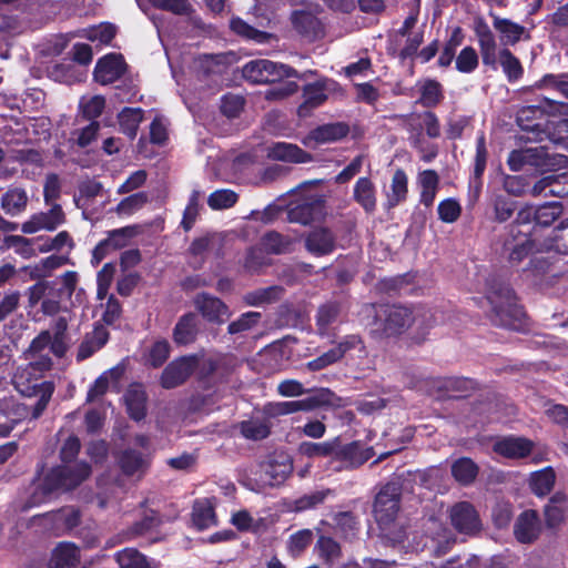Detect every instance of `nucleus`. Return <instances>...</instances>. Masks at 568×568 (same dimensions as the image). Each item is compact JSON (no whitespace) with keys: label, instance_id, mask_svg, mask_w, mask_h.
Returning <instances> with one entry per match:
<instances>
[{"label":"nucleus","instance_id":"1","mask_svg":"<svg viewBox=\"0 0 568 568\" xmlns=\"http://www.w3.org/2000/svg\"><path fill=\"white\" fill-rule=\"evenodd\" d=\"M90 473V466L83 462L64 463V465L53 468L33 491L29 507L47 501L57 491L77 487L89 477Z\"/></svg>","mask_w":568,"mask_h":568},{"label":"nucleus","instance_id":"2","mask_svg":"<svg viewBox=\"0 0 568 568\" xmlns=\"http://www.w3.org/2000/svg\"><path fill=\"white\" fill-rule=\"evenodd\" d=\"M376 316L383 324L384 334L388 336L399 334L412 325L423 332L433 322L430 311L423 307L412 310L399 305H382L376 311Z\"/></svg>","mask_w":568,"mask_h":568},{"label":"nucleus","instance_id":"3","mask_svg":"<svg viewBox=\"0 0 568 568\" xmlns=\"http://www.w3.org/2000/svg\"><path fill=\"white\" fill-rule=\"evenodd\" d=\"M399 487L396 483L385 485L377 494L374 504V516L382 534L393 542H399L404 532L398 530L394 536L393 526L398 513Z\"/></svg>","mask_w":568,"mask_h":568},{"label":"nucleus","instance_id":"4","mask_svg":"<svg viewBox=\"0 0 568 568\" xmlns=\"http://www.w3.org/2000/svg\"><path fill=\"white\" fill-rule=\"evenodd\" d=\"M487 301L491 305L493 312L499 317V322L504 326L518 329L519 321L524 315L521 308L517 305L514 292L507 285L493 286L488 294Z\"/></svg>","mask_w":568,"mask_h":568},{"label":"nucleus","instance_id":"5","mask_svg":"<svg viewBox=\"0 0 568 568\" xmlns=\"http://www.w3.org/2000/svg\"><path fill=\"white\" fill-rule=\"evenodd\" d=\"M243 77L253 83H267L296 77V71L283 63L261 59L247 62L243 67Z\"/></svg>","mask_w":568,"mask_h":568},{"label":"nucleus","instance_id":"6","mask_svg":"<svg viewBox=\"0 0 568 568\" xmlns=\"http://www.w3.org/2000/svg\"><path fill=\"white\" fill-rule=\"evenodd\" d=\"M28 359V364L17 368L12 381L17 390L23 395L31 396L33 393H37L39 379L45 371L50 369L52 363L48 356L40 357L39 359Z\"/></svg>","mask_w":568,"mask_h":568},{"label":"nucleus","instance_id":"7","mask_svg":"<svg viewBox=\"0 0 568 568\" xmlns=\"http://www.w3.org/2000/svg\"><path fill=\"white\" fill-rule=\"evenodd\" d=\"M449 518L453 527L464 535L475 536L483 528L478 511L468 501H459L452 506Z\"/></svg>","mask_w":568,"mask_h":568},{"label":"nucleus","instance_id":"8","mask_svg":"<svg viewBox=\"0 0 568 568\" xmlns=\"http://www.w3.org/2000/svg\"><path fill=\"white\" fill-rule=\"evenodd\" d=\"M561 214V205L558 202H549L538 207L526 205L517 215V222L520 224L535 223L534 236L537 235V226H548Z\"/></svg>","mask_w":568,"mask_h":568},{"label":"nucleus","instance_id":"9","mask_svg":"<svg viewBox=\"0 0 568 568\" xmlns=\"http://www.w3.org/2000/svg\"><path fill=\"white\" fill-rule=\"evenodd\" d=\"M324 213V200L318 195H310L301 203L291 206L287 217L290 222L306 225L321 220Z\"/></svg>","mask_w":568,"mask_h":568},{"label":"nucleus","instance_id":"10","mask_svg":"<svg viewBox=\"0 0 568 568\" xmlns=\"http://www.w3.org/2000/svg\"><path fill=\"white\" fill-rule=\"evenodd\" d=\"M199 364L196 355L181 357L166 366L161 376L164 388H173L182 384Z\"/></svg>","mask_w":568,"mask_h":568},{"label":"nucleus","instance_id":"11","mask_svg":"<svg viewBox=\"0 0 568 568\" xmlns=\"http://www.w3.org/2000/svg\"><path fill=\"white\" fill-rule=\"evenodd\" d=\"M64 213L60 205H53L48 212H41L31 216L21 226L23 233L32 234L39 231H54L64 223Z\"/></svg>","mask_w":568,"mask_h":568},{"label":"nucleus","instance_id":"12","mask_svg":"<svg viewBox=\"0 0 568 568\" xmlns=\"http://www.w3.org/2000/svg\"><path fill=\"white\" fill-rule=\"evenodd\" d=\"M333 82L328 80H320L307 84L303 89V103L297 109L300 118L308 116L312 111L322 105L327 99V90Z\"/></svg>","mask_w":568,"mask_h":568},{"label":"nucleus","instance_id":"13","mask_svg":"<svg viewBox=\"0 0 568 568\" xmlns=\"http://www.w3.org/2000/svg\"><path fill=\"white\" fill-rule=\"evenodd\" d=\"M406 128L410 133V140L417 144L420 140V130L424 128L429 138H438L440 126L437 116L433 112H424L422 114H410L407 118Z\"/></svg>","mask_w":568,"mask_h":568},{"label":"nucleus","instance_id":"14","mask_svg":"<svg viewBox=\"0 0 568 568\" xmlns=\"http://www.w3.org/2000/svg\"><path fill=\"white\" fill-rule=\"evenodd\" d=\"M125 70L121 54L110 53L101 58L94 69V79L101 84H109L118 80Z\"/></svg>","mask_w":568,"mask_h":568},{"label":"nucleus","instance_id":"15","mask_svg":"<svg viewBox=\"0 0 568 568\" xmlns=\"http://www.w3.org/2000/svg\"><path fill=\"white\" fill-rule=\"evenodd\" d=\"M194 305L209 322L221 324L231 316L227 305L209 294H199L194 300Z\"/></svg>","mask_w":568,"mask_h":568},{"label":"nucleus","instance_id":"16","mask_svg":"<svg viewBox=\"0 0 568 568\" xmlns=\"http://www.w3.org/2000/svg\"><path fill=\"white\" fill-rule=\"evenodd\" d=\"M293 465L287 456L272 459L262 466L260 481L263 486H277L292 473Z\"/></svg>","mask_w":568,"mask_h":568},{"label":"nucleus","instance_id":"17","mask_svg":"<svg viewBox=\"0 0 568 568\" xmlns=\"http://www.w3.org/2000/svg\"><path fill=\"white\" fill-rule=\"evenodd\" d=\"M541 531L538 514L528 509L519 515L515 523L514 534L516 539L523 544H530L536 540Z\"/></svg>","mask_w":568,"mask_h":568},{"label":"nucleus","instance_id":"18","mask_svg":"<svg viewBox=\"0 0 568 568\" xmlns=\"http://www.w3.org/2000/svg\"><path fill=\"white\" fill-rule=\"evenodd\" d=\"M534 449V443L525 437L509 436L499 439L494 444V450L506 457L513 459L525 458Z\"/></svg>","mask_w":568,"mask_h":568},{"label":"nucleus","instance_id":"19","mask_svg":"<svg viewBox=\"0 0 568 568\" xmlns=\"http://www.w3.org/2000/svg\"><path fill=\"white\" fill-rule=\"evenodd\" d=\"M349 132V128L344 122L327 123L317 126L303 140L304 145H310L311 141L316 143H332L342 140Z\"/></svg>","mask_w":568,"mask_h":568},{"label":"nucleus","instance_id":"20","mask_svg":"<svg viewBox=\"0 0 568 568\" xmlns=\"http://www.w3.org/2000/svg\"><path fill=\"white\" fill-rule=\"evenodd\" d=\"M534 196L552 195L568 197V173L548 175L540 179L531 189Z\"/></svg>","mask_w":568,"mask_h":568},{"label":"nucleus","instance_id":"21","mask_svg":"<svg viewBox=\"0 0 568 568\" xmlns=\"http://www.w3.org/2000/svg\"><path fill=\"white\" fill-rule=\"evenodd\" d=\"M268 158L277 161L292 163H307L312 161V155L303 151L296 144L286 142H276L267 148Z\"/></svg>","mask_w":568,"mask_h":568},{"label":"nucleus","instance_id":"22","mask_svg":"<svg viewBox=\"0 0 568 568\" xmlns=\"http://www.w3.org/2000/svg\"><path fill=\"white\" fill-rule=\"evenodd\" d=\"M305 247L315 256L327 255L335 248V237L327 229H316L307 235Z\"/></svg>","mask_w":568,"mask_h":568},{"label":"nucleus","instance_id":"23","mask_svg":"<svg viewBox=\"0 0 568 568\" xmlns=\"http://www.w3.org/2000/svg\"><path fill=\"white\" fill-rule=\"evenodd\" d=\"M490 17L493 18V27L499 33L500 42L504 45H514L526 34L525 27L494 13H490Z\"/></svg>","mask_w":568,"mask_h":568},{"label":"nucleus","instance_id":"24","mask_svg":"<svg viewBox=\"0 0 568 568\" xmlns=\"http://www.w3.org/2000/svg\"><path fill=\"white\" fill-rule=\"evenodd\" d=\"M416 184L419 189V202L426 207L433 205L438 187L439 176L434 170H424L417 174Z\"/></svg>","mask_w":568,"mask_h":568},{"label":"nucleus","instance_id":"25","mask_svg":"<svg viewBox=\"0 0 568 568\" xmlns=\"http://www.w3.org/2000/svg\"><path fill=\"white\" fill-rule=\"evenodd\" d=\"M119 464L126 476L141 478L150 466V458L136 450L128 449L121 455Z\"/></svg>","mask_w":568,"mask_h":568},{"label":"nucleus","instance_id":"26","mask_svg":"<svg viewBox=\"0 0 568 568\" xmlns=\"http://www.w3.org/2000/svg\"><path fill=\"white\" fill-rule=\"evenodd\" d=\"M568 513L567 496L556 493L545 506L544 514L548 527L555 528L565 523Z\"/></svg>","mask_w":568,"mask_h":568},{"label":"nucleus","instance_id":"27","mask_svg":"<svg viewBox=\"0 0 568 568\" xmlns=\"http://www.w3.org/2000/svg\"><path fill=\"white\" fill-rule=\"evenodd\" d=\"M476 34L478 37L483 63L495 68L497 63V45L493 32L485 22H478L476 26Z\"/></svg>","mask_w":568,"mask_h":568},{"label":"nucleus","instance_id":"28","mask_svg":"<svg viewBox=\"0 0 568 568\" xmlns=\"http://www.w3.org/2000/svg\"><path fill=\"white\" fill-rule=\"evenodd\" d=\"M124 402L133 419L140 420L145 416L146 394L141 384L133 383L128 387Z\"/></svg>","mask_w":568,"mask_h":568},{"label":"nucleus","instance_id":"29","mask_svg":"<svg viewBox=\"0 0 568 568\" xmlns=\"http://www.w3.org/2000/svg\"><path fill=\"white\" fill-rule=\"evenodd\" d=\"M537 243V239L531 237L527 232L518 231V233L514 236L513 243H507L506 247L509 251V260L513 263H519L526 257L532 250L534 246H537V251L539 250V244Z\"/></svg>","mask_w":568,"mask_h":568},{"label":"nucleus","instance_id":"30","mask_svg":"<svg viewBox=\"0 0 568 568\" xmlns=\"http://www.w3.org/2000/svg\"><path fill=\"white\" fill-rule=\"evenodd\" d=\"M408 194V178L402 170L397 169L392 178L389 191L386 193L387 207H395L404 202Z\"/></svg>","mask_w":568,"mask_h":568},{"label":"nucleus","instance_id":"31","mask_svg":"<svg viewBox=\"0 0 568 568\" xmlns=\"http://www.w3.org/2000/svg\"><path fill=\"white\" fill-rule=\"evenodd\" d=\"M354 200L367 212L376 209V190L367 178H361L354 185Z\"/></svg>","mask_w":568,"mask_h":568},{"label":"nucleus","instance_id":"32","mask_svg":"<svg viewBox=\"0 0 568 568\" xmlns=\"http://www.w3.org/2000/svg\"><path fill=\"white\" fill-rule=\"evenodd\" d=\"M109 333L101 326L97 325L93 332L85 336L78 349V358L85 359L100 349L108 341Z\"/></svg>","mask_w":568,"mask_h":568},{"label":"nucleus","instance_id":"33","mask_svg":"<svg viewBox=\"0 0 568 568\" xmlns=\"http://www.w3.org/2000/svg\"><path fill=\"white\" fill-rule=\"evenodd\" d=\"M556 474L551 467L534 471L529 477V487L537 496H546L555 485Z\"/></svg>","mask_w":568,"mask_h":568},{"label":"nucleus","instance_id":"34","mask_svg":"<svg viewBox=\"0 0 568 568\" xmlns=\"http://www.w3.org/2000/svg\"><path fill=\"white\" fill-rule=\"evenodd\" d=\"M192 521L200 529H207L216 524L214 508L209 499L196 500L193 506Z\"/></svg>","mask_w":568,"mask_h":568},{"label":"nucleus","instance_id":"35","mask_svg":"<svg viewBox=\"0 0 568 568\" xmlns=\"http://www.w3.org/2000/svg\"><path fill=\"white\" fill-rule=\"evenodd\" d=\"M79 560L78 548L70 542H60L52 552L53 568H72Z\"/></svg>","mask_w":568,"mask_h":568},{"label":"nucleus","instance_id":"36","mask_svg":"<svg viewBox=\"0 0 568 568\" xmlns=\"http://www.w3.org/2000/svg\"><path fill=\"white\" fill-rule=\"evenodd\" d=\"M317 405L318 400L316 398L272 403L267 405V413L271 415H287L300 410H312Z\"/></svg>","mask_w":568,"mask_h":568},{"label":"nucleus","instance_id":"37","mask_svg":"<svg viewBox=\"0 0 568 568\" xmlns=\"http://www.w3.org/2000/svg\"><path fill=\"white\" fill-rule=\"evenodd\" d=\"M478 474V466L468 457H460L452 464V475L462 485L473 483Z\"/></svg>","mask_w":568,"mask_h":568},{"label":"nucleus","instance_id":"38","mask_svg":"<svg viewBox=\"0 0 568 568\" xmlns=\"http://www.w3.org/2000/svg\"><path fill=\"white\" fill-rule=\"evenodd\" d=\"M142 119L143 110L140 108H124L118 115L121 131L131 139L136 135Z\"/></svg>","mask_w":568,"mask_h":568},{"label":"nucleus","instance_id":"39","mask_svg":"<svg viewBox=\"0 0 568 568\" xmlns=\"http://www.w3.org/2000/svg\"><path fill=\"white\" fill-rule=\"evenodd\" d=\"M552 236L539 244V250L568 254V221L551 231Z\"/></svg>","mask_w":568,"mask_h":568},{"label":"nucleus","instance_id":"40","mask_svg":"<svg viewBox=\"0 0 568 568\" xmlns=\"http://www.w3.org/2000/svg\"><path fill=\"white\" fill-rule=\"evenodd\" d=\"M28 202L27 193L22 189H11L1 197L2 209L10 215H17L22 212Z\"/></svg>","mask_w":568,"mask_h":568},{"label":"nucleus","instance_id":"41","mask_svg":"<svg viewBox=\"0 0 568 568\" xmlns=\"http://www.w3.org/2000/svg\"><path fill=\"white\" fill-rule=\"evenodd\" d=\"M115 559L120 568H158L154 562L148 561L143 555L132 548L119 551Z\"/></svg>","mask_w":568,"mask_h":568},{"label":"nucleus","instance_id":"42","mask_svg":"<svg viewBox=\"0 0 568 568\" xmlns=\"http://www.w3.org/2000/svg\"><path fill=\"white\" fill-rule=\"evenodd\" d=\"M196 333V316L192 313L184 315L174 328V341L178 344L191 343Z\"/></svg>","mask_w":568,"mask_h":568},{"label":"nucleus","instance_id":"43","mask_svg":"<svg viewBox=\"0 0 568 568\" xmlns=\"http://www.w3.org/2000/svg\"><path fill=\"white\" fill-rule=\"evenodd\" d=\"M497 61H499L508 81L515 82L523 75V67L519 60L508 50L503 49L497 54Z\"/></svg>","mask_w":568,"mask_h":568},{"label":"nucleus","instance_id":"44","mask_svg":"<svg viewBox=\"0 0 568 568\" xmlns=\"http://www.w3.org/2000/svg\"><path fill=\"white\" fill-rule=\"evenodd\" d=\"M538 149L529 148L515 150L508 156V165L511 171H520L525 165H537Z\"/></svg>","mask_w":568,"mask_h":568},{"label":"nucleus","instance_id":"45","mask_svg":"<svg viewBox=\"0 0 568 568\" xmlns=\"http://www.w3.org/2000/svg\"><path fill=\"white\" fill-rule=\"evenodd\" d=\"M230 27L236 34L257 43H265L271 38L268 33L253 28L240 18H233L230 22Z\"/></svg>","mask_w":568,"mask_h":568},{"label":"nucleus","instance_id":"46","mask_svg":"<svg viewBox=\"0 0 568 568\" xmlns=\"http://www.w3.org/2000/svg\"><path fill=\"white\" fill-rule=\"evenodd\" d=\"M149 201L145 192H138L124 197L115 207V213L120 216H131L140 211Z\"/></svg>","mask_w":568,"mask_h":568},{"label":"nucleus","instance_id":"47","mask_svg":"<svg viewBox=\"0 0 568 568\" xmlns=\"http://www.w3.org/2000/svg\"><path fill=\"white\" fill-rule=\"evenodd\" d=\"M339 307L337 304L328 303L320 307L317 312V329L322 336L329 334L331 326L337 321Z\"/></svg>","mask_w":568,"mask_h":568},{"label":"nucleus","instance_id":"48","mask_svg":"<svg viewBox=\"0 0 568 568\" xmlns=\"http://www.w3.org/2000/svg\"><path fill=\"white\" fill-rule=\"evenodd\" d=\"M122 374L121 368H112L104 372L99 378L95 379L94 384L88 392L87 400L92 402L99 396H102L109 388L110 382H116Z\"/></svg>","mask_w":568,"mask_h":568},{"label":"nucleus","instance_id":"49","mask_svg":"<svg viewBox=\"0 0 568 568\" xmlns=\"http://www.w3.org/2000/svg\"><path fill=\"white\" fill-rule=\"evenodd\" d=\"M59 282L61 284V287L58 290L59 296H68L71 297L73 293H75V303L81 304L82 297L84 295V291L82 288L77 290L79 275L77 272L68 271L63 273L59 278Z\"/></svg>","mask_w":568,"mask_h":568},{"label":"nucleus","instance_id":"50","mask_svg":"<svg viewBox=\"0 0 568 568\" xmlns=\"http://www.w3.org/2000/svg\"><path fill=\"white\" fill-rule=\"evenodd\" d=\"M314 538L311 529H301L292 534L287 540V551L292 557L300 556L312 542Z\"/></svg>","mask_w":568,"mask_h":568},{"label":"nucleus","instance_id":"51","mask_svg":"<svg viewBox=\"0 0 568 568\" xmlns=\"http://www.w3.org/2000/svg\"><path fill=\"white\" fill-rule=\"evenodd\" d=\"M336 447V440L323 443L305 442L300 445L298 452L306 457H325L332 455Z\"/></svg>","mask_w":568,"mask_h":568},{"label":"nucleus","instance_id":"52","mask_svg":"<svg viewBox=\"0 0 568 568\" xmlns=\"http://www.w3.org/2000/svg\"><path fill=\"white\" fill-rule=\"evenodd\" d=\"M261 246L267 253L281 254L288 251L291 241L277 232H268L261 239Z\"/></svg>","mask_w":568,"mask_h":568},{"label":"nucleus","instance_id":"53","mask_svg":"<svg viewBox=\"0 0 568 568\" xmlns=\"http://www.w3.org/2000/svg\"><path fill=\"white\" fill-rule=\"evenodd\" d=\"M237 194L227 189L216 190L210 194L207 204L212 210H226L237 202Z\"/></svg>","mask_w":568,"mask_h":568},{"label":"nucleus","instance_id":"54","mask_svg":"<svg viewBox=\"0 0 568 568\" xmlns=\"http://www.w3.org/2000/svg\"><path fill=\"white\" fill-rule=\"evenodd\" d=\"M83 32L88 40L99 42L101 44H108L115 34V28L110 23H101L99 26L88 28Z\"/></svg>","mask_w":568,"mask_h":568},{"label":"nucleus","instance_id":"55","mask_svg":"<svg viewBox=\"0 0 568 568\" xmlns=\"http://www.w3.org/2000/svg\"><path fill=\"white\" fill-rule=\"evenodd\" d=\"M170 344L168 341L160 339L153 343L145 354V362L153 367L161 366L169 357Z\"/></svg>","mask_w":568,"mask_h":568},{"label":"nucleus","instance_id":"56","mask_svg":"<svg viewBox=\"0 0 568 568\" xmlns=\"http://www.w3.org/2000/svg\"><path fill=\"white\" fill-rule=\"evenodd\" d=\"M136 234L135 226H125L121 229L113 230L109 233V236L105 239L109 243L110 247L114 251L126 246L130 240Z\"/></svg>","mask_w":568,"mask_h":568},{"label":"nucleus","instance_id":"57","mask_svg":"<svg viewBox=\"0 0 568 568\" xmlns=\"http://www.w3.org/2000/svg\"><path fill=\"white\" fill-rule=\"evenodd\" d=\"M105 106V100L101 95L82 97L80 100V109L87 119L98 118Z\"/></svg>","mask_w":568,"mask_h":568},{"label":"nucleus","instance_id":"58","mask_svg":"<svg viewBox=\"0 0 568 568\" xmlns=\"http://www.w3.org/2000/svg\"><path fill=\"white\" fill-rule=\"evenodd\" d=\"M329 494L331 490H321L304 495L294 501L292 509L294 511H304L315 508L322 504Z\"/></svg>","mask_w":568,"mask_h":568},{"label":"nucleus","instance_id":"59","mask_svg":"<svg viewBox=\"0 0 568 568\" xmlns=\"http://www.w3.org/2000/svg\"><path fill=\"white\" fill-rule=\"evenodd\" d=\"M442 99L440 84L434 80L425 81L420 87V102L426 106L436 105Z\"/></svg>","mask_w":568,"mask_h":568},{"label":"nucleus","instance_id":"60","mask_svg":"<svg viewBox=\"0 0 568 568\" xmlns=\"http://www.w3.org/2000/svg\"><path fill=\"white\" fill-rule=\"evenodd\" d=\"M478 65V55L474 48H464L456 58V69L463 73L473 72Z\"/></svg>","mask_w":568,"mask_h":568},{"label":"nucleus","instance_id":"61","mask_svg":"<svg viewBox=\"0 0 568 568\" xmlns=\"http://www.w3.org/2000/svg\"><path fill=\"white\" fill-rule=\"evenodd\" d=\"M241 433L248 439L257 440L265 438L268 435L270 429L264 422L251 419L241 424Z\"/></svg>","mask_w":568,"mask_h":568},{"label":"nucleus","instance_id":"62","mask_svg":"<svg viewBox=\"0 0 568 568\" xmlns=\"http://www.w3.org/2000/svg\"><path fill=\"white\" fill-rule=\"evenodd\" d=\"M115 273V266L111 263H106L101 271L98 273L97 277V296L99 300H104L108 295V291L112 284L113 276Z\"/></svg>","mask_w":568,"mask_h":568},{"label":"nucleus","instance_id":"63","mask_svg":"<svg viewBox=\"0 0 568 568\" xmlns=\"http://www.w3.org/2000/svg\"><path fill=\"white\" fill-rule=\"evenodd\" d=\"M437 212L443 222L454 223L460 216L462 207L456 200L446 199L439 202Z\"/></svg>","mask_w":568,"mask_h":568},{"label":"nucleus","instance_id":"64","mask_svg":"<svg viewBox=\"0 0 568 568\" xmlns=\"http://www.w3.org/2000/svg\"><path fill=\"white\" fill-rule=\"evenodd\" d=\"M261 314L257 312L244 313L240 318L229 324L230 334H239L252 329L260 321Z\"/></svg>","mask_w":568,"mask_h":568}]
</instances>
